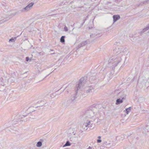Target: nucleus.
<instances>
[{
    "mask_svg": "<svg viewBox=\"0 0 149 149\" xmlns=\"http://www.w3.org/2000/svg\"><path fill=\"white\" fill-rule=\"evenodd\" d=\"M109 63L112 66L113 69L119 70L121 68H123L124 65L122 61V58L121 56L115 55L111 58L109 60Z\"/></svg>",
    "mask_w": 149,
    "mask_h": 149,
    "instance_id": "obj_1",
    "label": "nucleus"
},
{
    "mask_svg": "<svg viewBox=\"0 0 149 149\" xmlns=\"http://www.w3.org/2000/svg\"><path fill=\"white\" fill-rule=\"evenodd\" d=\"M96 115L95 113L92 110H88L80 117L82 120H85L87 119L93 120V118Z\"/></svg>",
    "mask_w": 149,
    "mask_h": 149,
    "instance_id": "obj_2",
    "label": "nucleus"
},
{
    "mask_svg": "<svg viewBox=\"0 0 149 149\" xmlns=\"http://www.w3.org/2000/svg\"><path fill=\"white\" fill-rule=\"evenodd\" d=\"M77 92L76 94L72 95L70 99L64 102V106L66 107L73 106L74 102L77 100Z\"/></svg>",
    "mask_w": 149,
    "mask_h": 149,
    "instance_id": "obj_3",
    "label": "nucleus"
},
{
    "mask_svg": "<svg viewBox=\"0 0 149 149\" xmlns=\"http://www.w3.org/2000/svg\"><path fill=\"white\" fill-rule=\"evenodd\" d=\"M94 120H91L90 119H87L85 120H83L85 122L83 125V127L84 129H85V127H90L92 126L91 125H92V123Z\"/></svg>",
    "mask_w": 149,
    "mask_h": 149,
    "instance_id": "obj_4",
    "label": "nucleus"
},
{
    "mask_svg": "<svg viewBox=\"0 0 149 149\" xmlns=\"http://www.w3.org/2000/svg\"><path fill=\"white\" fill-rule=\"evenodd\" d=\"M84 78H81L79 80V83L77 86V90L80 89V91L81 90L82 88L84 85Z\"/></svg>",
    "mask_w": 149,
    "mask_h": 149,
    "instance_id": "obj_5",
    "label": "nucleus"
},
{
    "mask_svg": "<svg viewBox=\"0 0 149 149\" xmlns=\"http://www.w3.org/2000/svg\"><path fill=\"white\" fill-rule=\"evenodd\" d=\"M34 4L33 3L31 2L26 7L23 8L21 10L22 12H26L32 8Z\"/></svg>",
    "mask_w": 149,
    "mask_h": 149,
    "instance_id": "obj_6",
    "label": "nucleus"
},
{
    "mask_svg": "<svg viewBox=\"0 0 149 149\" xmlns=\"http://www.w3.org/2000/svg\"><path fill=\"white\" fill-rule=\"evenodd\" d=\"M124 50V48L123 47H120V48H118V47H117L114 49L113 52L114 53H115V54H116V55H117V54H119L120 53L123 52Z\"/></svg>",
    "mask_w": 149,
    "mask_h": 149,
    "instance_id": "obj_7",
    "label": "nucleus"
},
{
    "mask_svg": "<svg viewBox=\"0 0 149 149\" xmlns=\"http://www.w3.org/2000/svg\"><path fill=\"white\" fill-rule=\"evenodd\" d=\"M76 133L74 128H70L68 130V134L69 136L72 137Z\"/></svg>",
    "mask_w": 149,
    "mask_h": 149,
    "instance_id": "obj_8",
    "label": "nucleus"
},
{
    "mask_svg": "<svg viewBox=\"0 0 149 149\" xmlns=\"http://www.w3.org/2000/svg\"><path fill=\"white\" fill-rule=\"evenodd\" d=\"M26 116L22 115L19 116L18 119L17 118H15L13 120L14 122H15V121L17 122H20V121H25L27 120L25 118V117Z\"/></svg>",
    "mask_w": 149,
    "mask_h": 149,
    "instance_id": "obj_9",
    "label": "nucleus"
},
{
    "mask_svg": "<svg viewBox=\"0 0 149 149\" xmlns=\"http://www.w3.org/2000/svg\"><path fill=\"white\" fill-rule=\"evenodd\" d=\"M94 91V88L92 86H88L85 88V93L87 95L91 92H93Z\"/></svg>",
    "mask_w": 149,
    "mask_h": 149,
    "instance_id": "obj_10",
    "label": "nucleus"
},
{
    "mask_svg": "<svg viewBox=\"0 0 149 149\" xmlns=\"http://www.w3.org/2000/svg\"><path fill=\"white\" fill-rule=\"evenodd\" d=\"M126 95L123 92H119L118 94V96L120 97L123 100H125L126 97Z\"/></svg>",
    "mask_w": 149,
    "mask_h": 149,
    "instance_id": "obj_11",
    "label": "nucleus"
},
{
    "mask_svg": "<svg viewBox=\"0 0 149 149\" xmlns=\"http://www.w3.org/2000/svg\"><path fill=\"white\" fill-rule=\"evenodd\" d=\"M120 18V16L118 15H115L113 16V21L114 22H115L118 20Z\"/></svg>",
    "mask_w": 149,
    "mask_h": 149,
    "instance_id": "obj_12",
    "label": "nucleus"
},
{
    "mask_svg": "<svg viewBox=\"0 0 149 149\" xmlns=\"http://www.w3.org/2000/svg\"><path fill=\"white\" fill-rule=\"evenodd\" d=\"M8 82V81L7 80H6V79H3L1 81V84L2 86H4L7 84Z\"/></svg>",
    "mask_w": 149,
    "mask_h": 149,
    "instance_id": "obj_13",
    "label": "nucleus"
},
{
    "mask_svg": "<svg viewBox=\"0 0 149 149\" xmlns=\"http://www.w3.org/2000/svg\"><path fill=\"white\" fill-rule=\"evenodd\" d=\"M123 100L122 99H121L120 98L116 100V104L118 105L122 103L123 102Z\"/></svg>",
    "mask_w": 149,
    "mask_h": 149,
    "instance_id": "obj_14",
    "label": "nucleus"
},
{
    "mask_svg": "<svg viewBox=\"0 0 149 149\" xmlns=\"http://www.w3.org/2000/svg\"><path fill=\"white\" fill-rule=\"evenodd\" d=\"M87 43V42L86 41H84L82 42L80 44H79L78 45V47H80L82 46H84Z\"/></svg>",
    "mask_w": 149,
    "mask_h": 149,
    "instance_id": "obj_15",
    "label": "nucleus"
},
{
    "mask_svg": "<svg viewBox=\"0 0 149 149\" xmlns=\"http://www.w3.org/2000/svg\"><path fill=\"white\" fill-rule=\"evenodd\" d=\"M17 37L12 38L11 39H10L9 40V42H14L16 40Z\"/></svg>",
    "mask_w": 149,
    "mask_h": 149,
    "instance_id": "obj_16",
    "label": "nucleus"
},
{
    "mask_svg": "<svg viewBox=\"0 0 149 149\" xmlns=\"http://www.w3.org/2000/svg\"><path fill=\"white\" fill-rule=\"evenodd\" d=\"M131 107H129L128 108L126 109L125 111L127 114H128L131 111Z\"/></svg>",
    "mask_w": 149,
    "mask_h": 149,
    "instance_id": "obj_17",
    "label": "nucleus"
},
{
    "mask_svg": "<svg viewBox=\"0 0 149 149\" xmlns=\"http://www.w3.org/2000/svg\"><path fill=\"white\" fill-rule=\"evenodd\" d=\"M70 143L69 141H67L65 144L64 145L63 147H65L66 146H70Z\"/></svg>",
    "mask_w": 149,
    "mask_h": 149,
    "instance_id": "obj_18",
    "label": "nucleus"
},
{
    "mask_svg": "<svg viewBox=\"0 0 149 149\" xmlns=\"http://www.w3.org/2000/svg\"><path fill=\"white\" fill-rule=\"evenodd\" d=\"M65 37V36H62L61 37V38L60 39V41L61 42L63 43V42H65V39H64Z\"/></svg>",
    "mask_w": 149,
    "mask_h": 149,
    "instance_id": "obj_19",
    "label": "nucleus"
},
{
    "mask_svg": "<svg viewBox=\"0 0 149 149\" xmlns=\"http://www.w3.org/2000/svg\"><path fill=\"white\" fill-rule=\"evenodd\" d=\"M42 145V143L40 141H39L38 142V143H37L36 146L38 147H40Z\"/></svg>",
    "mask_w": 149,
    "mask_h": 149,
    "instance_id": "obj_20",
    "label": "nucleus"
},
{
    "mask_svg": "<svg viewBox=\"0 0 149 149\" xmlns=\"http://www.w3.org/2000/svg\"><path fill=\"white\" fill-rule=\"evenodd\" d=\"M148 29H149V25H148L147 27L143 29V31H145Z\"/></svg>",
    "mask_w": 149,
    "mask_h": 149,
    "instance_id": "obj_21",
    "label": "nucleus"
},
{
    "mask_svg": "<svg viewBox=\"0 0 149 149\" xmlns=\"http://www.w3.org/2000/svg\"><path fill=\"white\" fill-rule=\"evenodd\" d=\"M148 29H149V25H148L147 27L143 29V31H145Z\"/></svg>",
    "mask_w": 149,
    "mask_h": 149,
    "instance_id": "obj_22",
    "label": "nucleus"
},
{
    "mask_svg": "<svg viewBox=\"0 0 149 149\" xmlns=\"http://www.w3.org/2000/svg\"><path fill=\"white\" fill-rule=\"evenodd\" d=\"M64 31H68V28L66 26H65L64 27Z\"/></svg>",
    "mask_w": 149,
    "mask_h": 149,
    "instance_id": "obj_23",
    "label": "nucleus"
},
{
    "mask_svg": "<svg viewBox=\"0 0 149 149\" xmlns=\"http://www.w3.org/2000/svg\"><path fill=\"white\" fill-rule=\"evenodd\" d=\"M113 70V71L112 72H111L109 74H111V75H112L113 74V73H114L113 70Z\"/></svg>",
    "mask_w": 149,
    "mask_h": 149,
    "instance_id": "obj_24",
    "label": "nucleus"
},
{
    "mask_svg": "<svg viewBox=\"0 0 149 149\" xmlns=\"http://www.w3.org/2000/svg\"><path fill=\"white\" fill-rule=\"evenodd\" d=\"M97 143H100L101 142V140L100 139H98L97 140Z\"/></svg>",
    "mask_w": 149,
    "mask_h": 149,
    "instance_id": "obj_25",
    "label": "nucleus"
},
{
    "mask_svg": "<svg viewBox=\"0 0 149 149\" xmlns=\"http://www.w3.org/2000/svg\"><path fill=\"white\" fill-rule=\"evenodd\" d=\"M29 57H27L26 58V61H29Z\"/></svg>",
    "mask_w": 149,
    "mask_h": 149,
    "instance_id": "obj_26",
    "label": "nucleus"
},
{
    "mask_svg": "<svg viewBox=\"0 0 149 149\" xmlns=\"http://www.w3.org/2000/svg\"><path fill=\"white\" fill-rule=\"evenodd\" d=\"M109 78H110V79L111 78V77H112V75H111V74H109Z\"/></svg>",
    "mask_w": 149,
    "mask_h": 149,
    "instance_id": "obj_27",
    "label": "nucleus"
},
{
    "mask_svg": "<svg viewBox=\"0 0 149 149\" xmlns=\"http://www.w3.org/2000/svg\"><path fill=\"white\" fill-rule=\"evenodd\" d=\"M101 137L100 136H99L98 137V138L99 139H100L101 138Z\"/></svg>",
    "mask_w": 149,
    "mask_h": 149,
    "instance_id": "obj_28",
    "label": "nucleus"
},
{
    "mask_svg": "<svg viewBox=\"0 0 149 149\" xmlns=\"http://www.w3.org/2000/svg\"><path fill=\"white\" fill-rule=\"evenodd\" d=\"M88 149H92V148L89 146L88 148Z\"/></svg>",
    "mask_w": 149,
    "mask_h": 149,
    "instance_id": "obj_29",
    "label": "nucleus"
},
{
    "mask_svg": "<svg viewBox=\"0 0 149 149\" xmlns=\"http://www.w3.org/2000/svg\"><path fill=\"white\" fill-rule=\"evenodd\" d=\"M93 34H91V35H90V37H92V36H93Z\"/></svg>",
    "mask_w": 149,
    "mask_h": 149,
    "instance_id": "obj_30",
    "label": "nucleus"
}]
</instances>
